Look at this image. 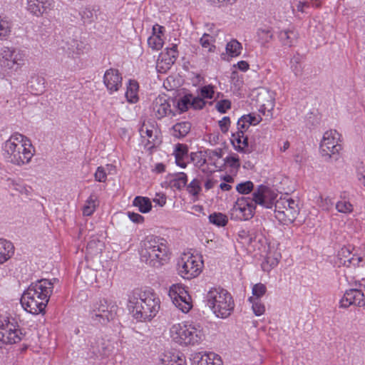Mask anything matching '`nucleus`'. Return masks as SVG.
<instances>
[{"label": "nucleus", "instance_id": "1", "mask_svg": "<svg viewBox=\"0 0 365 365\" xmlns=\"http://www.w3.org/2000/svg\"><path fill=\"white\" fill-rule=\"evenodd\" d=\"M35 153L31 140L18 132L11 134L1 145V155L4 160L19 167L29 164Z\"/></svg>", "mask_w": 365, "mask_h": 365}, {"label": "nucleus", "instance_id": "2", "mask_svg": "<svg viewBox=\"0 0 365 365\" xmlns=\"http://www.w3.org/2000/svg\"><path fill=\"white\" fill-rule=\"evenodd\" d=\"M57 279H42L30 284L21 298L23 308L32 314L43 312L53 290V284Z\"/></svg>", "mask_w": 365, "mask_h": 365}, {"label": "nucleus", "instance_id": "3", "mask_svg": "<svg viewBox=\"0 0 365 365\" xmlns=\"http://www.w3.org/2000/svg\"><path fill=\"white\" fill-rule=\"evenodd\" d=\"M128 307L138 322L150 321L160 309V299L151 289H135L128 299Z\"/></svg>", "mask_w": 365, "mask_h": 365}, {"label": "nucleus", "instance_id": "4", "mask_svg": "<svg viewBox=\"0 0 365 365\" xmlns=\"http://www.w3.org/2000/svg\"><path fill=\"white\" fill-rule=\"evenodd\" d=\"M170 258L168 242L157 236H148L141 242L140 259L153 267H160Z\"/></svg>", "mask_w": 365, "mask_h": 365}, {"label": "nucleus", "instance_id": "5", "mask_svg": "<svg viewBox=\"0 0 365 365\" xmlns=\"http://www.w3.org/2000/svg\"><path fill=\"white\" fill-rule=\"evenodd\" d=\"M207 306L218 318L226 319L234 311L235 302L231 294L219 287L211 288L205 297Z\"/></svg>", "mask_w": 365, "mask_h": 365}, {"label": "nucleus", "instance_id": "6", "mask_svg": "<svg viewBox=\"0 0 365 365\" xmlns=\"http://www.w3.org/2000/svg\"><path fill=\"white\" fill-rule=\"evenodd\" d=\"M202 256L191 253H183L177 262L178 274L184 279L197 277L202 271Z\"/></svg>", "mask_w": 365, "mask_h": 365}, {"label": "nucleus", "instance_id": "7", "mask_svg": "<svg viewBox=\"0 0 365 365\" xmlns=\"http://www.w3.org/2000/svg\"><path fill=\"white\" fill-rule=\"evenodd\" d=\"M118 306L115 302L101 299L93 304L89 317L95 324H106L115 319Z\"/></svg>", "mask_w": 365, "mask_h": 365}, {"label": "nucleus", "instance_id": "8", "mask_svg": "<svg viewBox=\"0 0 365 365\" xmlns=\"http://www.w3.org/2000/svg\"><path fill=\"white\" fill-rule=\"evenodd\" d=\"M24 61V54L20 49L4 46L0 49V68L4 73L12 74Z\"/></svg>", "mask_w": 365, "mask_h": 365}, {"label": "nucleus", "instance_id": "9", "mask_svg": "<svg viewBox=\"0 0 365 365\" xmlns=\"http://www.w3.org/2000/svg\"><path fill=\"white\" fill-rule=\"evenodd\" d=\"M299 212V208L297 202L287 196L281 197L275 202V217L283 224L292 223L296 220Z\"/></svg>", "mask_w": 365, "mask_h": 365}, {"label": "nucleus", "instance_id": "10", "mask_svg": "<svg viewBox=\"0 0 365 365\" xmlns=\"http://www.w3.org/2000/svg\"><path fill=\"white\" fill-rule=\"evenodd\" d=\"M341 135L336 130H329L324 133L320 143V153L326 160H336L342 147L340 144Z\"/></svg>", "mask_w": 365, "mask_h": 365}, {"label": "nucleus", "instance_id": "11", "mask_svg": "<svg viewBox=\"0 0 365 365\" xmlns=\"http://www.w3.org/2000/svg\"><path fill=\"white\" fill-rule=\"evenodd\" d=\"M21 338L22 333L14 320L0 314V349L6 344H16Z\"/></svg>", "mask_w": 365, "mask_h": 365}, {"label": "nucleus", "instance_id": "12", "mask_svg": "<svg viewBox=\"0 0 365 365\" xmlns=\"http://www.w3.org/2000/svg\"><path fill=\"white\" fill-rule=\"evenodd\" d=\"M256 205L253 197L252 198L248 197L237 198L230 210L231 219L240 221L251 219L254 216Z\"/></svg>", "mask_w": 365, "mask_h": 365}, {"label": "nucleus", "instance_id": "13", "mask_svg": "<svg viewBox=\"0 0 365 365\" xmlns=\"http://www.w3.org/2000/svg\"><path fill=\"white\" fill-rule=\"evenodd\" d=\"M254 201L256 205H259L265 208H272L275 206L277 194L271 188L260 185L252 193Z\"/></svg>", "mask_w": 365, "mask_h": 365}, {"label": "nucleus", "instance_id": "14", "mask_svg": "<svg viewBox=\"0 0 365 365\" xmlns=\"http://www.w3.org/2000/svg\"><path fill=\"white\" fill-rule=\"evenodd\" d=\"M185 346H197L200 344L206 338L203 327L199 322L187 321Z\"/></svg>", "mask_w": 365, "mask_h": 365}, {"label": "nucleus", "instance_id": "15", "mask_svg": "<svg viewBox=\"0 0 365 365\" xmlns=\"http://www.w3.org/2000/svg\"><path fill=\"white\" fill-rule=\"evenodd\" d=\"M61 48L68 57L72 58L79 57L88 50V46L83 41L70 37L62 41Z\"/></svg>", "mask_w": 365, "mask_h": 365}, {"label": "nucleus", "instance_id": "16", "mask_svg": "<svg viewBox=\"0 0 365 365\" xmlns=\"http://www.w3.org/2000/svg\"><path fill=\"white\" fill-rule=\"evenodd\" d=\"M177 48L176 44H173L171 47L167 48L165 52L160 54L156 63L158 72L163 73L170 68L178 56Z\"/></svg>", "mask_w": 365, "mask_h": 365}, {"label": "nucleus", "instance_id": "17", "mask_svg": "<svg viewBox=\"0 0 365 365\" xmlns=\"http://www.w3.org/2000/svg\"><path fill=\"white\" fill-rule=\"evenodd\" d=\"M152 115L158 120H161L169 114L175 113L171 110L170 103L167 98L166 96H158L153 102L152 106Z\"/></svg>", "mask_w": 365, "mask_h": 365}, {"label": "nucleus", "instance_id": "18", "mask_svg": "<svg viewBox=\"0 0 365 365\" xmlns=\"http://www.w3.org/2000/svg\"><path fill=\"white\" fill-rule=\"evenodd\" d=\"M341 307L347 308L351 305L363 307L365 305V297L364 293L358 289L346 290L344 297L340 300Z\"/></svg>", "mask_w": 365, "mask_h": 365}, {"label": "nucleus", "instance_id": "19", "mask_svg": "<svg viewBox=\"0 0 365 365\" xmlns=\"http://www.w3.org/2000/svg\"><path fill=\"white\" fill-rule=\"evenodd\" d=\"M259 103V111L263 115L272 118L273 117L272 110L275 106V98L272 92L264 91L257 99Z\"/></svg>", "mask_w": 365, "mask_h": 365}, {"label": "nucleus", "instance_id": "20", "mask_svg": "<svg viewBox=\"0 0 365 365\" xmlns=\"http://www.w3.org/2000/svg\"><path fill=\"white\" fill-rule=\"evenodd\" d=\"M122 76L117 69L107 70L103 76V83L110 94L116 92L122 86Z\"/></svg>", "mask_w": 365, "mask_h": 365}, {"label": "nucleus", "instance_id": "21", "mask_svg": "<svg viewBox=\"0 0 365 365\" xmlns=\"http://www.w3.org/2000/svg\"><path fill=\"white\" fill-rule=\"evenodd\" d=\"M277 34L280 43L288 47L294 46L299 38V32L295 26L292 25L278 31Z\"/></svg>", "mask_w": 365, "mask_h": 365}, {"label": "nucleus", "instance_id": "22", "mask_svg": "<svg viewBox=\"0 0 365 365\" xmlns=\"http://www.w3.org/2000/svg\"><path fill=\"white\" fill-rule=\"evenodd\" d=\"M53 6V0H27V10L36 16L47 13Z\"/></svg>", "mask_w": 365, "mask_h": 365}, {"label": "nucleus", "instance_id": "23", "mask_svg": "<svg viewBox=\"0 0 365 365\" xmlns=\"http://www.w3.org/2000/svg\"><path fill=\"white\" fill-rule=\"evenodd\" d=\"M152 30V35L148 38V44L153 50L159 51L163 46L164 41L163 36L165 32V28L159 24H155Z\"/></svg>", "mask_w": 365, "mask_h": 365}, {"label": "nucleus", "instance_id": "24", "mask_svg": "<svg viewBox=\"0 0 365 365\" xmlns=\"http://www.w3.org/2000/svg\"><path fill=\"white\" fill-rule=\"evenodd\" d=\"M187 329V321L173 324L170 327V336L175 343L185 346V337L186 336Z\"/></svg>", "mask_w": 365, "mask_h": 365}, {"label": "nucleus", "instance_id": "25", "mask_svg": "<svg viewBox=\"0 0 365 365\" xmlns=\"http://www.w3.org/2000/svg\"><path fill=\"white\" fill-rule=\"evenodd\" d=\"M230 140L236 150L245 153L251 152L252 150L249 146L248 138L242 131L232 133Z\"/></svg>", "mask_w": 365, "mask_h": 365}, {"label": "nucleus", "instance_id": "26", "mask_svg": "<svg viewBox=\"0 0 365 365\" xmlns=\"http://www.w3.org/2000/svg\"><path fill=\"white\" fill-rule=\"evenodd\" d=\"M191 130V123L188 121L176 123L170 129V134L175 138L182 139L185 138Z\"/></svg>", "mask_w": 365, "mask_h": 365}, {"label": "nucleus", "instance_id": "27", "mask_svg": "<svg viewBox=\"0 0 365 365\" xmlns=\"http://www.w3.org/2000/svg\"><path fill=\"white\" fill-rule=\"evenodd\" d=\"M45 78L38 75H34L28 81V88L31 93L38 95L45 90Z\"/></svg>", "mask_w": 365, "mask_h": 365}, {"label": "nucleus", "instance_id": "28", "mask_svg": "<svg viewBox=\"0 0 365 365\" xmlns=\"http://www.w3.org/2000/svg\"><path fill=\"white\" fill-rule=\"evenodd\" d=\"M14 254V246L5 239H0V264L9 260Z\"/></svg>", "mask_w": 365, "mask_h": 365}, {"label": "nucleus", "instance_id": "29", "mask_svg": "<svg viewBox=\"0 0 365 365\" xmlns=\"http://www.w3.org/2000/svg\"><path fill=\"white\" fill-rule=\"evenodd\" d=\"M155 132L156 129L153 123L144 122L139 128V133L141 138H146L148 144L153 143L150 147L154 145V141L156 139Z\"/></svg>", "mask_w": 365, "mask_h": 365}, {"label": "nucleus", "instance_id": "30", "mask_svg": "<svg viewBox=\"0 0 365 365\" xmlns=\"http://www.w3.org/2000/svg\"><path fill=\"white\" fill-rule=\"evenodd\" d=\"M13 21L8 16H0V41H6L11 34Z\"/></svg>", "mask_w": 365, "mask_h": 365}, {"label": "nucleus", "instance_id": "31", "mask_svg": "<svg viewBox=\"0 0 365 365\" xmlns=\"http://www.w3.org/2000/svg\"><path fill=\"white\" fill-rule=\"evenodd\" d=\"M177 300L178 303L175 304V307L182 313H187L192 309V299L187 290L185 289V294H181Z\"/></svg>", "mask_w": 365, "mask_h": 365}, {"label": "nucleus", "instance_id": "32", "mask_svg": "<svg viewBox=\"0 0 365 365\" xmlns=\"http://www.w3.org/2000/svg\"><path fill=\"white\" fill-rule=\"evenodd\" d=\"M138 83L135 80H129L127 84L125 98L129 103H135L138 100Z\"/></svg>", "mask_w": 365, "mask_h": 365}, {"label": "nucleus", "instance_id": "33", "mask_svg": "<svg viewBox=\"0 0 365 365\" xmlns=\"http://www.w3.org/2000/svg\"><path fill=\"white\" fill-rule=\"evenodd\" d=\"M168 365H186V360L184 355L179 352H167L163 359Z\"/></svg>", "mask_w": 365, "mask_h": 365}, {"label": "nucleus", "instance_id": "34", "mask_svg": "<svg viewBox=\"0 0 365 365\" xmlns=\"http://www.w3.org/2000/svg\"><path fill=\"white\" fill-rule=\"evenodd\" d=\"M133 205L137 207L142 213H148L152 208L151 201L147 197H135L133 201Z\"/></svg>", "mask_w": 365, "mask_h": 365}, {"label": "nucleus", "instance_id": "35", "mask_svg": "<svg viewBox=\"0 0 365 365\" xmlns=\"http://www.w3.org/2000/svg\"><path fill=\"white\" fill-rule=\"evenodd\" d=\"M336 209L339 212L349 215L354 210L353 205L346 199L345 193L340 195V200L336 203Z\"/></svg>", "mask_w": 365, "mask_h": 365}, {"label": "nucleus", "instance_id": "36", "mask_svg": "<svg viewBox=\"0 0 365 365\" xmlns=\"http://www.w3.org/2000/svg\"><path fill=\"white\" fill-rule=\"evenodd\" d=\"M98 205L97 196L94 194H91L86 201V204L83 207V215L84 216H91L96 211Z\"/></svg>", "mask_w": 365, "mask_h": 365}, {"label": "nucleus", "instance_id": "37", "mask_svg": "<svg viewBox=\"0 0 365 365\" xmlns=\"http://www.w3.org/2000/svg\"><path fill=\"white\" fill-rule=\"evenodd\" d=\"M257 41L262 45L269 42L273 38V34L269 27H260L257 31Z\"/></svg>", "mask_w": 365, "mask_h": 365}, {"label": "nucleus", "instance_id": "38", "mask_svg": "<svg viewBox=\"0 0 365 365\" xmlns=\"http://www.w3.org/2000/svg\"><path fill=\"white\" fill-rule=\"evenodd\" d=\"M226 52L231 57L238 56L242 49V44L236 39H232L226 45Z\"/></svg>", "mask_w": 365, "mask_h": 365}, {"label": "nucleus", "instance_id": "39", "mask_svg": "<svg viewBox=\"0 0 365 365\" xmlns=\"http://www.w3.org/2000/svg\"><path fill=\"white\" fill-rule=\"evenodd\" d=\"M303 56L299 53L294 55L290 61L291 69L296 76L302 73L303 71Z\"/></svg>", "mask_w": 365, "mask_h": 365}, {"label": "nucleus", "instance_id": "40", "mask_svg": "<svg viewBox=\"0 0 365 365\" xmlns=\"http://www.w3.org/2000/svg\"><path fill=\"white\" fill-rule=\"evenodd\" d=\"M281 255L279 253H275L274 255H271L270 253L268 254L262 265L263 270L269 271L276 267L278 264Z\"/></svg>", "mask_w": 365, "mask_h": 365}, {"label": "nucleus", "instance_id": "41", "mask_svg": "<svg viewBox=\"0 0 365 365\" xmlns=\"http://www.w3.org/2000/svg\"><path fill=\"white\" fill-rule=\"evenodd\" d=\"M205 156L208 163L219 168V159L222 157L221 150L219 149L207 150L205 151Z\"/></svg>", "mask_w": 365, "mask_h": 365}, {"label": "nucleus", "instance_id": "42", "mask_svg": "<svg viewBox=\"0 0 365 365\" xmlns=\"http://www.w3.org/2000/svg\"><path fill=\"white\" fill-rule=\"evenodd\" d=\"M181 294H185V287H183L181 284H173L170 287L168 291V295L174 305L175 303H178L177 299L180 297Z\"/></svg>", "mask_w": 365, "mask_h": 365}, {"label": "nucleus", "instance_id": "43", "mask_svg": "<svg viewBox=\"0 0 365 365\" xmlns=\"http://www.w3.org/2000/svg\"><path fill=\"white\" fill-rule=\"evenodd\" d=\"M321 6L320 0H307L304 1H298L296 4L297 11L305 13L306 9L310 7L318 8Z\"/></svg>", "mask_w": 365, "mask_h": 365}, {"label": "nucleus", "instance_id": "44", "mask_svg": "<svg viewBox=\"0 0 365 365\" xmlns=\"http://www.w3.org/2000/svg\"><path fill=\"white\" fill-rule=\"evenodd\" d=\"M215 41V36L212 34H204L200 38V42L201 46L207 48L208 51L212 52L215 49V46L213 43Z\"/></svg>", "mask_w": 365, "mask_h": 365}, {"label": "nucleus", "instance_id": "45", "mask_svg": "<svg viewBox=\"0 0 365 365\" xmlns=\"http://www.w3.org/2000/svg\"><path fill=\"white\" fill-rule=\"evenodd\" d=\"M209 353L195 352L191 355L192 365H207Z\"/></svg>", "mask_w": 365, "mask_h": 365}, {"label": "nucleus", "instance_id": "46", "mask_svg": "<svg viewBox=\"0 0 365 365\" xmlns=\"http://www.w3.org/2000/svg\"><path fill=\"white\" fill-rule=\"evenodd\" d=\"M210 222L218 227H223L227 225L228 219L227 216L220 212H215L209 216Z\"/></svg>", "mask_w": 365, "mask_h": 365}, {"label": "nucleus", "instance_id": "47", "mask_svg": "<svg viewBox=\"0 0 365 365\" xmlns=\"http://www.w3.org/2000/svg\"><path fill=\"white\" fill-rule=\"evenodd\" d=\"M248 301L252 304V309L256 316H261L265 312V307L259 299H255L254 297H250Z\"/></svg>", "mask_w": 365, "mask_h": 365}, {"label": "nucleus", "instance_id": "48", "mask_svg": "<svg viewBox=\"0 0 365 365\" xmlns=\"http://www.w3.org/2000/svg\"><path fill=\"white\" fill-rule=\"evenodd\" d=\"M254 190V184L252 181L247 180L237 185L236 190L242 195H247Z\"/></svg>", "mask_w": 365, "mask_h": 365}, {"label": "nucleus", "instance_id": "49", "mask_svg": "<svg viewBox=\"0 0 365 365\" xmlns=\"http://www.w3.org/2000/svg\"><path fill=\"white\" fill-rule=\"evenodd\" d=\"M187 190L190 195L197 196L202 190L201 181L198 178L193 179L187 185Z\"/></svg>", "mask_w": 365, "mask_h": 365}, {"label": "nucleus", "instance_id": "50", "mask_svg": "<svg viewBox=\"0 0 365 365\" xmlns=\"http://www.w3.org/2000/svg\"><path fill=\"white\" fill-rule=\"evenodd\" d=\"M187 182V176L184 173H179L173 180V185L178 188L181 189L184 187Z\"/></svg>", "mask_w": 365, "mask_h": 365}, {"label": "nucleus", "instance_id": "51", "mask_svg": "<svg viewBox=\"0 0 365 365\" xmlns=\"http://www.w3.org/2000/svg\"><path fill=\"white\" fill-rule=\"evenodd\" d=\"M192 100V95H185L180 98L177 103V108L180 113H183L190 107V101Z\"/></svg>", "mask_w": 365, "mask_h": 365}, {"label": "nucleus", "instance_id": "52", "mask_svg": "<svg viewBox=\"0 0 365 365\" xmlns=\"http://www.w3.org/2000/svg\"><path fill=\"white\" fill-rule=\"evenodd\" d=\"M267 292L266 286L262 283H257L252 287V293L255 299L260 300Z\"/></svg>", "mask_w": 365, "mask_h": 365}, {"label": "nucleus", "instance_id": "53", "mask_svg": "<svg viewBox=\"0 0 365 365\" xmlns=\"http://www.w3.org/2000/svg\"><path fill=\"white\" fill-rule=\"evenodd\" d=\"M215 87L212 85L202 86L200 88L199 95L203 99H212L215 95Z\"/></svg>", "mask_w": 365, "mask_h": 365}, {"label": "nucleus", "instance_id": "54", "mask_svg": "<svg viewBox=\"0 0 365 365\" xmlns=\"http://www.w3.org/2000/svg\"><path fill=\"white\" fill-rule=\"evenodd\" d=\"M173 154L175 159L180 158H187L188 148L185 144L178 143L175 145Z\"/></svg>", "mask_w": 365, "mask_h": 365}, {"label": "nucleus", "instance_id": "55", "mask_svg": "<svg viewBox=\"0 0 365 365\" xmlns=\"http://www.w3.org/2000/svg\"><path fill=\"white\" fill-rule=\"evenodd\" d=\"M364 259L362 257L352 255L351 257H349L347 259H344L343 262H341V265L346 266V267H350V266H358L359 264L363 262Z\"/></svg>", "mask_w": 365, "mask_h": 365}, {"label": "nucleus", "instance_id": "56", "mask_svg": "<svg viewBox=\"0 0 365 365\" xmlns=\"http://www.w3.org/2000/svg\"><path fill=\"white\" fill-rule=\"evenodd\" d=\"M80 14L81 16V18L87 22L92 21L95 15L94 10L90 6H86L83 8L81 11Z\"/></svg>", "mask_w": 365, "mask_h": 365}, {"label": "nucleus", "instance_id": "57", "mask_svg": "<svg viewBox=\"0 0 365 365\" xmlns=\"http://www.w3.org/2000/svg\"><path fill=\"white\" fill-rule=\"evenodd\" d=\"M95 180L98 182H104L107 180V173L106 168L99 166L97 168L94 174Z\"/></svg>", "mask_w": 365, "mask_h": 365}, {"label": "nucleus", "instance_id": "58", "mask_svg": "<svg viewBox=\"0 0 365 365\" xmlns=\"http://www.w3.org/2000/svg\"><path fill=\"white\" fill-rule=\"evenodd\" d=\"M206 102L201 96H193L192 95V100L190 101V107L194 109H202L205 107Z\"/></svg>", "mask_w": 365, "mask_h": 365}, {"label": "nucleus", "instance_id": "59", "mask_svg": "<svg viewBox=\"0 0 365 365\" xmlns=\"http://www.w3.org/2000/svg\"><path fill=\"white\" fill-rule=\"evenodd\" d=\"M244 115L245 117V121H248L247 123L250 125H256L259 124L262 120L260 115H256L255 113H250Z\"/></svg>", "mask_w": 365, "mask_h": 365}, {"label": "nucleus", "instance_id": "60", "mask_svg": "<svg viewBox=\"0 0 365 365\" xmlns=\"http://www.w3.org/2000/svg\"><path fill=\"white\" fill-rule=\"evenodd\" d=\"M231 108V102L229 100L219 101L216 104L217 110L221 113H225L227 110Z\"/></svg>", "mask_w": 365, "mask_h": 365}, {"label": "nucleus", "instance_id": "61", "mask_svg": "<svg viewBox=\"0 0 365 365\" xmlns=\"http://www.w3.org/2000/svg\"><path fill=\"white\" fill-rule=\"evenodd\" d=\"M222 360L218 354L209 352L207 365H222Z\"/></svg>", "mask_w": 365, "mask_h": 365}, {"label": "nucleus", "instance_id": "62", "mask_svg": "<svg viewBox=\"0 0 365 365\" xmlns=\"http://www.w3.org/2000/svg\"><path fill=\"white\" fill-rule=\"evenodd\" d=\"M211 5L221 7L232 5L236 3L237 0H207Z\"/></svg>", "mask_w": 365, "mask_h": 365}, {"label": "nucleus", "instance_id": "63", "mask_svg": "<svg viewBox=\"0 0 365 365\" xmlns=\"http://www.w3.org/2000/svg\"><path fill=\"white\" fill-rule=\"evenodd\" d=\"M221 131L223 133H226L229 130L230 125V119L227 116L223 117L218 123Z\"/></svg>", "mask_w": 365, "mask_h": 365}, {"label": "nucleus", "instance_id": "64", "mask_svg": "<svg viewBox=\"0 0 365 365\" xmlns=\"http://www.w3.org/2000/svg\"><path fill=\"white\" fill-rule=\"evenodd\" d=\"M225 164L232 168H237L240 167L239 159L235 156H228L224 160Z\"/></svg>", "mask_w": 365, "mask_h": 365}]
</instances>
